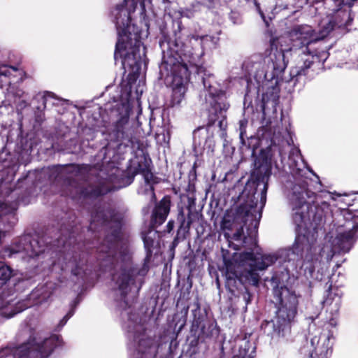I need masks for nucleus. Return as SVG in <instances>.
Returning a JSON list of instances; mask_svg holds the SVG:
<instances>
[{"instance_id": "28", "label": "nucleus", "mask_w": 358, "mask_h": 358, "mask_svg": "<svg viewBox=\"0 0 358 358\" xmlns=\"http://www.w3.org/2000/svg\"><path fill=\"white\" fill-rule=\"evenodd\" d=\"M91 222H97L102 226H106L111 222L110 216L108 217L103 210H96L92 213Z\"/></svg>"}, {"instance_id": "3", "label": "nucleus", "mask_w": 358, "mask_h": 358, "mask_svg": "<svg viewBox=\"0 0 358 358\" xmlns=\"http://www.w3.org/2000/svg\"><path fill=\"white\" fill-rule=\"evenodd\" d=\"M187 64L189 69H193L198 75L202 74V83L208 92V97L206 98L207 122L206 125L197 127L193 132L194 150L200 152L207 150L208 152L213 153L215 142L214 133L210 129L217 122L220 129L226 131L228 126L227 112L230 103L224 87L217 80L214 74L195 63L193 55L191 62H187Z\"/></svg>"}, {"instance_id": "37", "label": "nucleus", "mask_w": 358, "mask_h": 358, "mask_svg": "<svg viewBox=\"0 0 358 358\" xmlns=\"http://www.w3.org/2000/svg\"><path fill=\"white\" fill-rule=\"evenodd\" d=\"M248 120L245 118L241 120L238 122L240 131V139L243 143H245V136L246 135V129L248 126Z\"/></svg>"}, {"instance_id": "63", "label": "nucleus", "mask_w": 358, "mask_h": 358, "mask_svg": "<svg viewBox=\"0 0 358 358\" xmlns=\"http://www.w3.org/2000/svg\"><path fill=\"white\" fill-rule=\"evenodd\" d=\"M180 358H181V357H180Z\"/></svg>"}, {"instance_id": "59", "label": "nucleus", "mask_w": 358, "mask_h": 358, "mask_svg": "<svg viewBox=\"0 0 358 358\" xmlns=\"http://www.w3.org/2000/svg\"><path fill=\"white\" fill-rule=\"evenodd\" d=\"M184 325H185V324H182L180 327V328H179V331H180V330L182 329V327H184Z\"/></svg>"}, {"instance_id": "24", "label": "nucleus", "mask_w": 358, "mask_h": 358, "mask_svg": "<svg viewBox=\"0 0 358 358\" xmlns=\"http://www.w3.org/2000/svg\"><path fill=\"white\" fill-rule=\"evenodd\" d=\"M135 176L132 174L131 169L128 167L127 170L122 171L117 178L116 188L121 189L131 185L134 180Z\"/></svg>"}, {"instance_id": "41", "label": "nucleus", "mask_w": 358, "mask_h": 358, "mask_svg": "<svg viewBox=\"0 0 358 358\" xmlns=\"http://www.w3.org/2000/svg\"><path fill=\"white\" fill-rule=\"evenodd\" d=\"M152 345V341L148 339H141L138 341V352L142 354H145L147 352V350H143L141 348L143 345H145L148 348H150Z\"/></svg>"}, {"instance_id": "4", "label": "nucleus", "mask_w": 358, "mask_h": 358, "mask_svg": "<svg viewBox=\"0 0 358 358\" xmlns=\"http://www.w3.org/2000/svg\"><path fill=\"white\" fill-rule=\"evenodd\" d=\"M115 24L117 32L114 59H120L124 75L129 85L139 77L141 66L145 57V47L143 46L142 30L131 23L130 11L123 5L116 7Z\"/></svg>"}, {"instance_id": "48", "label": "nucleus", "mask_w": 358, "mask_h": 358, "mask_svg": "<svg viewBox=\"0 0 358 358\" xmlns=\"http://www.w3.org/2000/svg\"><path fill=\"white\" fill-rule=\"evenodd\" d=\"M213 39H215V38L213 36H208V35L203 36L201 37V41L203 43L207 42L208 41H213Z\"/></svg>"}, {"instance_id": "6", "label": "nucleus", "mask_w": 358, "mask_h": 358, "mask_svg": "<svg viewBox=\"0 0 358 358\" xmlns=\"http://www.w3.org/2000/svg\"><path fill=\"white\" fill-rule=\"evenodd\" d=\"M285 275L275 274L271 278L273 294L278 303L275 316L271 320H264L261 324L263 334L271 341H278L291 334L292 323L297 314L299 294L283 280Z\"/></svg>"}, {"instance_id": "36", "label": "nucleus", "mask_w": 358, "mask_h": 358, "mask_svg": "<svg viewBox=\"0 0 358 358\" xmlns=\"http://www.w3.org/2000/svg\"><path fill=\"white\" fill-rule=\"evenodd\" d=\"M250 222H248L246 225H243L242 224H238L239 225V227L237 229L236 231L234 234L233 238L235 241H239L241 239L242 236H243L244 231L243 229L245 227L248 230L250 229V228L253 227V226L249 227Z\"/></svg>"}, {"instance_id": "61", "label": "nucleus", "mask_w": 358, "mask_h": 358, "mask_svg": "<svg viewBox=\"0 0 358 358\" xmlns=\"http://www.w3.org/2000/svg\"><path fill=\"white\" fill-rule=\"evenodd\" d=\"M285 275L289 278V274L288 273H286Z\"/></svg>"}, {"instance_id": "30", "label": "nucleus", "mask_w": 358, "mask_h": 358, "mask_svg": "<svg viewBox=\"0 0 358 358\" xmlns=\"http://www.w3.org/2000/svg\"><path fill=\"white\" fill-rule=\"evenodd\" d=\"M29 247L31 250V256L38 257L43 253L45 250L46 246L43 243H41L40 240L34 239L30 241Z\"/></svg>"}, {"instance_id": "29", "label": "nucleus", "mask_w": 358, "mask_h": 358, "mask_svg": "<svg viewBox=\"0 0 358 358\" xmlns=\"http://www.w3.org/2000/svg\"><path fill=\"white\" fill-rule=\"evenodd\" d=\"M13 275L12 268L3 262H0V283L6 284Z\"/></svg>"}, {"instance_id": "42", "label": "nucleus", "mask_w": 358, "mask_h": 358, "mask_svg": "<svg viewBox=\"0 0 358 358\" xmlns=\"http://www.w3.org/2000/svg\"><path fill=\"white\" fill-rule=\"evenodd\" d=\"M174 228H175V221H174V220L171 219L167 222L163 232L164 234H171L173 231Z\"/></svg>"}, {"instance_id": "5", "label": "nucleus", "mask_w": 358, "mask_h": 358, "mask_svg": "<svg viewBox=\"0 0 358 358\" xmlns=\"http://www.w3.org/2000/svg\"><path fill=\"white\" fill-rule=\"evenodd\" d=\"M159 46L162 52L161 69L166 71L168 77L171 78L172 94L169 106H180L185 98L187 85L189 82L191 71L187 62H191L192 53L187 51V47L174 34L173 38L163 34Z\"/></svg>"}, {"instance_id": "46", "label": "nucleus", "mask_w": 358, "mask_h": 358, "mask_svg": "<svg viewBox=\"0 0 358 358\" xmlns=\"http://www.w3.org/2000/svg\"><path fill=\"white\" fill-rule=\"evenodd\" d=\"M336 4V7L332 8L334 10H338L341 9L342 6L345 3L344 0H334Z\"/></svg>"}, {"instance_id": "9", "label": "nucleus", "mask_w": 358, "mask_h": 358, "mask_svg": "<svg viewBox=\"0 0 358 358\" xmlns=\"http://www.w3.org/2000/svg\"><path fill=\"white\" fill-rule=\"evenodd\" d=\"M60 336L52 334L42 343L32 345L24 343L15 348L5 347L0 350V358L13 356L15 358H48L54 350L61 345Z\"/></svg>"}, {"instance_id": "1", "label": "nucleus", "mask_w": 358, "mask_h": 358, "mask_svg": "<svg viewBox=\"0 0 358 358\" xmlns=\"http://www.w3.org/2000/svg\"><path fill=\"white\" fill-rule=\"evenodd\" d=\"M317 194L308 189V184H294L289 196L292 210V220L295 225L296 236L294 248L304 256L306 269L315 270V264L320 261L324 248L317 244L319 229L324 228L326 215L324 209L315 205Z\"/></svg>"}, {"instance_id": "33", "label": "nucleus", "mask_w": 358, "mask_h": 358, "mask_svg": "<svg viewBox=\"0 0 358 358\" xmlns=\"http://www.w3.org/2000/svg\"><path fill=\"white\" fill-rule=\"evenodd\" d=\"M334 27L335 22L333 21H329L324 25L322 29L317 31L320 41L326 38L334 30Z\"/></svg>"}, {"instance_id": "7", "label": "nucleus", "mask_w": 358, "mask_h": 358, "mask_svg": "<svg viewBox=\"0 0 358 358\" xmlns=\"http://www.w3.org/2000/svg\"><path fill=\"white\" fill-rule=\"evenodd\" d=\"M297 35L294 41L292 49L301 50L302 54L296 65L292 67L289 72V78H285V82L299 81L301 76L311 78L317 71L324 69V64L329 57V52L325 50L310 51L309 46L319 41L318 32L312 27L306 24L299 25L295 28Z\"/></svg>"}, {"instance_id": "23", "label": "nucleus", "mask_w": 358, "mask_h": 358, "mask_svg": "<svg viewBox=\"0 0 358 358\" xmlns=\"http://www.w3.org/2000/svg\"><path fill=\"white\" fill-rule=\"evenodd\" d=\"M225 281V287L231 296H236L239 286L244 285L243 281L240 280L239 274L227 276Z\"/></svg>"}, {"instance_id": "57", "label": "nucleus", "mask_w": 358, "mask_h": 358, "mask_svg": "<svg viewBox=\"0 0 358 358\" xmlns=\"http://www.w3.org/2000/svg\"><path fill=\"white\" fill-rule=\"evenodd\" d=\"M189 308V306L187 305L185 308H184L185 310V313L187 314V311H188V309Z\"/></svg>"}, {"instance_id": "49", "label": "nucleus", "mask_w": 358, "mask_h": 358, "mask_svg": "<svg viewBox=\"0 0 358 358\" xmlns=\"http://www.w3.org/2000/svg\"><path fill=\"white\" fill-rule=\"evenodd\" d=\"M133 2V4L137 5L138 3H140L143 7L145 6V1L146 0H131Z\"/></svg>"}, {"instance_id": "8", "label": "nucleus", "mask_w": 358, "mask_h": 358, "mask_svg": "<svg viewBox=\"0 0 358 358\" xmlns=\"http://www.w3.org/2000/svg\"><path fill=\"white\" fill-rule=\"evenodd\" d=\"M192 310V320L187 336V352L191 355L199 352L202 345L207 348V341L217 337L220 334V328L216 320L209 316L206 308L201 309L200 299L196 296Z\"/></svg>"}, {"instance_id": "26", "label": "nucleus", "mask_w": 358, "mask_h": 358, "mask_svg": "<svg viewBox=\"0 0 358 358\" xmlns=\"http://www.w3.org/2000/svg\"><path fill=\"white\" fill-rule=\"evenodd\" d=\"M278 259V257L276 255H264L260 259L255 256V263L257 264V268L260 269V271H263L275 263Z\"/></svg>"}, {"instance_id": "44", "label": "nucleus", "mask_w": 358, "mask_h": 358, "mask_svg": "<svg viewBox=\"0 0 358 358\" xmlns=\"http://www.w3.org/2000/svg\"><path fill=\"white\" fill-rule=\"evenodd\" d=\"M73 315V310H70L60 321L61 325H64L67 320Z\"/></svg>"}, {"instance_id": "35", "label": "nucleus", "mask_w": 358, "mask_h": 358, "mask_svg": "<svg viewBox=\"0 0 358 358\" xmlns=\"http://www.w3.org/2000/svg\"><path fill=\"white\" fill-rule=\"evenodd\" d=\"M299 353L303 356V358H314V349L312 345L306 343L299 349Z\"/></svg>"}, {"instance_id": "45", "label": "nucleus", "mask_w": 358, "mask_h": 358, "mask_svg": "<svg viewBox=\"0 0 358 358\" xmlns=\"http://www.w3.org/2000/svg\"><path fill=\"white\" fill-rule=\"evenodd\" d=\"M259 13H260V15H261L266 27L267 28H268L269 27V21L271 20V18L270 17V18L267 19L266 17L265 16L264 13L261 10L259 11Z\"/></svg>"}, {"instance_id": "52", "label": "nucleus", "mask_w": 358, "mask_h": 358, "mask_svg": "<svg viewBox=\"0 0 358 358\" xmlns=\"http://www.w3.org/2000/svg\"><path fill=\"white\" fill-rule=\"evenodd\" d=\"M46 338H45L42 342L41 343L45 340ZM33 341H35V338H33ZM27 343H30L32 345H35V344H41V343H35L34 341H29Z\"/></svg>"}, {"instance_id": "53", "label": "nucleus", "mask_w": 358, "mask_h": 358, "mask_svg": "<svg viewBox=\"0 0 358 358\" xmlns=\"http://www.w3.org/2000/svg\"><path fill=\"white\" fill-rule=\"evenodd\" d=\"M149 185H150V190L152 192V194L153 192H155V187H154V185H152V184H149Z\"/></svg>"}, {"instance_id": "18", "label": "nucleus", "mask_w": 358, "mask_h": 358, "mask_svg": "<svg viewBox=\"0 0 358 358\" xmlns=\"http://www.w3.org/2000/svg\"><path fill=\"white\" fill-rule=\"evenodd\" d=\"M110 188L104 182H100L96 185L90 184L81 187L78 193L80 198L84 199H96L110 192Z\"/></svg>"}, {"instance_id": "55", "label": "nucleus", "mask_w": 358, "mask_h": 358, "mask_svg": "<svg viewBox=\"0 0 358 358\" xmlns=\"http://www.w3.org/2000/svg\"><path fill=\"white\" fill-rule=\"evenodd\" d=\"M318 358H327V355L324 354V355H322V353L320 355V356L318 357Z\"/></svg>"}, {"instance_id": "20", "label": "nucleus", "mask_w": 358, "mask_h": 358, "mask_svg": "<svg viewBox=\"0 0 358 358\" xmlns=\"http://www.w3.org/2000/svg\"><path fill=\"white\" fill-rule=\"evenodd\" d=\"M129 115L127 113L121 115L115 124L114 133L115 136L120 145H124L127 146L131 143V137L124 131V127L128 124Z\"/></svg>"}, {"instance_id": "58", "label": "nucleus", "mask_w": 358, "mask_h": 358, "mask_svg": "<svg viewBox=\"0 0 358 358\" xmlns=\"http://www.w3.org/2000/svg\"><path fill=\"white\" fill-rule=\"evenodd\" d=\"M2 233L0 231V244L1 243Z\"/></svg>"}, {"instance_id": "47", "label": "nucleus", "mask_w": 358, "mask_h": 358, "mask_svg": "<svg viewBox=\"0 0 358 358\" xmlns=\"http://www.w3.org/2000/svg\"><path fill=\"white\" fill-rule=\"evenodd\" d=\"M50 96V92H46L44 95L41 97V101L45 108L46 107L47 96Z\"/></svg>"}, {"instance_id": "43", "label": "nucleus", "mask_w": 358, "mask_h": 358, "mask_svg": "<svg viewBox=\"0 0 358 358\" xmlns=\"http://www.w3.org/2000/svg\"><path fill=\"white\" fill-rule=\"evenodd\" d=\"M200 5L211 8L215 4V0H196Z\"/></svg>"}, {"instance_id": "62", "label": "nucleus", "mask_w": 358, "mask_h": 358, "mask_svg": "<svg viewBox=\"0 0 358 358\" xmlns=\"http://www.w3.org/2000/svg\"><path fill=\"white\" fill-rule=\"evenodd\" d=\"M262 109L264 110V105L262 106Z\"/></svg>"}, {"instance_id": "60", "label": "nucleus", "mask_w": 358, "mask_h": 358, "mask_svg": "<svg viewBox=\"0 0 358 358\" xmlns=\"http://www.w3.org/2000/svg\"><path fill=\"white\" fill-rule=\"evenodd\" d=\"M355 220H357V222H358V216H357V217H354V221Z\"/></svg>"}, {"instance_id": "50", "label": "nucleus", "mask_w": 358, "mask_h": 358, "mask_svg": "<svg viewBox=\"0 0 358 358\" xmlns=\"http://www.w3.org/2000/svg\"><path fill=\"white\" fill-rule=\"evenodd\" d=\"M26 180H27V178H23L22 180H20V179H19V180H17V182L16 185H17V187H20V186H21V184H22V183H23Z\"/></svg>"}, {"instance_id": "27", "label": "nucleus", "mask_w": 358, "mask_h": 358, "mask_svg": "<svg viewBox=\"0 0 358 358\" xmlns=\"http://www.w3.org/2000/svg\"><path fill=\"white\" fill-rule=\"evenodd\" d=\"M219 358H236L234 345L231 341H223L220 346Z\"/></svg>"}, {"instance_id": "34", "label": "nucleus", "mask_w": 358, "mask_h": 358, "mask_svg": "<svg viewBox=\"0 0 358 358\" xmlns=\"http://www.w3.org/2000/svg\"><path fill=\"white\" fill-rule=\"evenodd\" d=\"M250 344L249 342H245L244 345H241L238 349V353L236 354V358H252L249 353Z\"/></svg>"}, {"instance_id": "56", "label": "nucleus", "mask_w": 358, "mask_h": 358, "mask_svg": "<svg viewBox=\"0 0 358 358\" xmlns=\"http://www.w3.org/2000/svg\"><path fill=\"white\" fill-rule=\"evenodd\" d=\"M36 122H41V121H42V120H41V117H40V116H37V117H36Z\"/></svg>"}, {"instance_id": "54", "label": "nucleus", "mask_w": 358, "mask_h": 358, "mask_svg": "<svg viewBox=\"0 0 358 358\" xmlns=\"http://www.w3.org/2000/svg\"><path fill=\"white\" fill-rule=\"evenodd\" d=\"M324 1H325V0H314L313 3V4H317V3H320V2H324Z\"/></svg>"}, {"instance_id": "32", "label": "nucleus", "mask_w": 358, "mask_h": 358, "mask_svg": "<svg viewBox=\"0 0 358 358\" xmlns=\"http://www.w3.org/2000/svg\"><path fill=\"white\" fill-rule=\"evenodd\" d=\"M192 287V280L188 276L187 278V285H183L181 289L180 299L185 300L186 301H189L190 299V293Z\"/></svg>"}, {"instance_id": "13", "label": "nucleus", "mask_w": 358, "mask_h": 358, "mask_svg": "<svg viewBox=\"0 0 358 358\" xmlns=\"http://www.w3.org/2000/svg\"><path fill=\"white\" fill-rule=\"evenodd\" d=\"M186 210L187 211V214H185L183 207H179L178 209L176 220L178 223V227L176 234L169 249V255L171 259L174 257L176 247L180 241L185 239L186 235L189 234L192 224L199 216L197 211H192L190 205L186 207Z\"/></svg>"}, {"instance_id": "2", "label": "nucleus", "mask_w": 358, "mask_h": 358, "mask_svg": "<svg viewBox=\"0 0 358 358\" xmlns=\"http://www.w3.org/2000/svg\"><path fill=\"white\" fill-rule=\"evenodd\" d=\"M254 165V170L238 196V205L231 212L227 211L222 221L221 227L224 229L231 230L234 224L246 225L248 222H250L249 227L254 225L255 229L259 227L262 211L259 212V218L257 219L258 199L255 194L258 187L262 185L260 201L264 206L266 201L268 180L272 170L271 150L269 149L261 150L259 155L255 157Z\"/></svg>"}, {"instance_id": "17", "label": "nucleus", "mask_w": 358, "mask_h": 358, "mask_svg": "<svg viewBox=\"0 0 358 358\" xmlns=\"http://www.w3.org/2000/svg\"><path fill=\"white\" fill-rule=\"evenodd\" d=\"M358 238V222L354 221L351 229L338 233L335 238V246L338 252H348Z\"/></svg>"}, {"instance_id": "16", "label": "nucleus", "mask_w": 358, "mask_h": 358, "mask_svg": "<svg viewBox=\"0 0 358 358\" xmlns=\"http://www.w3.org/2000/svg\"><path fill=\"white\" fill-rule=\"evenodd\" d=\"M172 205V196L168 194L164 195L159 201H155L150 215V230L156 229L166 222Z\"/></svg>"}, {"instance_id": "40", "label": "nucleus", "mask_w": 358, "mask_h": 358, "mask_svg": "<svg viewBox=\"0 0 358 358\" xmlns=\"http://www.w3.org/2000/svg\"><path fill=\"white\" fill-rule=\"evenodd\" d=\"M10 69H13L14 71H17V68L15 66L3 65L0 66V75L9 76L11 74Z\"/></svg>"}, {"instance_id": "38", "label": "nucleus", "mask_w": 358, "mask_h": 358, "mask_svg": "<svg viewBox=\"0 0 358 358\" xmlns=\"http://www.w3.org/2000/svg\"><path fill=\"white\" fill-rule=\"evenodd\" d=\"M144 180L146 184L156 185L161 182V178L155 176L152 172V169L144 177Z\"/></svg>"}, {"instance_id": "10", "label": "nucleus", "mask_w": 358, "mask_h": 358, "mask_svg": "<svg viewBox=\"0 0 358 358\" xmlns=\"http://www.w3.org/2000/svg\"><path fill=\"white\" fill-rule=\"evenodd\" d=\"M112 224L110 226V232L108 233L103 239V243L99 247V260L107 261L113 263L118 244L122 241L123 219L114 211L110 213Z\"/></svg>"}, {"instance_id": "11", "label": "nucleus", "mask_w": 358, "mask_h": 358, "mask_svg": "<svg viewBox=\"0 0 358 358\" xmlns=\"http://www.w3.org/2000/svg\"><path fill=\"white\" fill-rule=\"evenodd\" d=\"M147 270L138 268L131 261L124 262L118 271L112 274V280L120 293L121 299L127 303L126 299L131 292V287L136 284L138 276H145Z\"/></svg>"}, {"instance_id": "12", "label": "nucleus", "mask_w": 358, "mask_h": 358, "mask_svg": "<svg viewBox=\"0 0 358 358\" xmlns=\"http://www.w3.org/2000/svg\"><path fill=\"white\" fill-rule=\"evenodd\" d=\"M270 53L269 57L271 63L268 64V68H271V71H267L265 73V78L269 80H275V84L278 85L282 78V74L287 66V62L285 61V55L281 48H278V38L271 37L269 41Z\"/></svg>"}, {"instance_id": "22", "label": "nucleus", "mask_w": 358, "mask_h": 358, "mask_svg": "<svg viewBox=\"0 0 358 358\" xmlns=\"http://www.w3.org/2000/svg\"><path fill=\"white\" fill-rule=\"evenodd\" d=\"M151 164V159L150 157L143 156L142 160L138 162L136 166L134 167L129 166L128 168L131 169V171L134 176L138 174H141L144 178L146 174L152 169Z\"/></svg>"}, {"instance_id": "51", "label": "nucleus", "mask_w": 358, "mask_h": 358, "mask_svg": "<svg viewBox=\"0 0 358 358\" xmlns=\"http://www.w3.org/2000/svg\"><path fill=\"white\" fill-rule=\"evenodd\" d=\"M151 200H152V201H154V203H155V201H158L157 200V196H156V194H155V192H153V193L152 194V199H151Z\"/></svg>"}, {"instance_id": "31", "label": "nucleus", "mask_w": 358, "mask_h": 358, "mask_svg": "<svg viewBox=\"0 0 358 358\" xmlns=\"http://www.w3.org/2000/svg\"><path fill=\"white\" fill-rule=\"evenodd\" d=\"M143 241L144 247L146 250L145 260L149 261L152 255V248L155 243L153 238L150 237L148 234H143Z\"/></svg>"}, {"instance_id": "39", "label": "nucleus", "mask_w": 358, "mask_h": 358, "mask_svg": "<svg viewBox=\"0 0 358 358\" xmlns=\"http://www.w3.org/2000/svg\"><path fill=\"white\" fill-rule=\"evenodd\" d=\"M229 18L234 24H239L242 22L241 14L234 10H231L229 13Z\"/></svg>"}, {"instance_id": "15", "label": "nucleus", "mask_w": 358, "mask_h": 358, "mask_svg": "<svg viewBox=\"0 0 358 358\" xmlns=\"http://www.w3.org/2000/svg\"><path fill=\"white\" fill-rule=\"evenodd\" d=\"M239 262L245 264V266L239 273L241 281L245 284L257 285L259 281V275L257 273L260 269L257 268L255 263V255L253 252H243L239 255Z\"/></svg>"}, {"instance_id": "25", "label": "nucleus", "mask_w": 358, "mask_h": 358, "mask_svg": "<svg viewBox=\"0 0 358 358\" xmlns=\"http://www.w3.org/2000/svg\"><path fill=\"white\" fill-rule=\"evenodd\" d=\"M329 281L326 283L327 286V289L326 290V295L324 296V299L323 303L325 304H331L332 301L335 299L336 297H338L339 299L341 298V292L338 287H333L332 282Z\"/></svg>"}, {"instance_id": "19", "label": "nucleus", "mask_w": 358, "mask_h": 358, "mask_svg": "<svg viewBox=\"0 0 358 358\" xmlns=\"http://www.w3.org/2000/svg\"><path fill=\"white\" fill-rule=\"evenodd\" d=\"M87 262L88 255L87 252L84 251L74 252L68 262L71 274L76 277H83L85 275V266Z\"/></svg>"}, {"instance_id": "14", "label": "nucleus", "mask_w": 358, "mask_h": 358, "mask_svg": "<svg viewBox=\"0 0 358 358\" xmlns=\"http://www.w3.org/2000/svg\"><path fill=\"white\" fill-rule=\"evenodd\" d=\"M81 172V166L79 164H69L66 165H56L52 167H48L47 169L43 170L41 175L45 178H48L50 183L58 182L63 180V184L66 186L77 188L78 186V181L72 176H65V174H73L78 176Z\"/></svg>"}, {"instance_id": "21", "label": "nucleus", "mask_w": 358, "mask_h": 358, "mask_svg": "<svg viewBox=\"0 0 358 358\" xmlns=\"http://www.w3.org/2000/svg\"><path fill=\"white\" fill-rule=\"evenodd\" d=\"M241 253L234 252L231 258H227L223 255V262L225 267V277L239 274L242 270L241 267H245V264L239 262V255Z\"/></svg>"}]
</instances>
